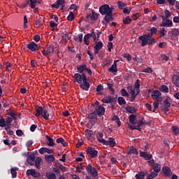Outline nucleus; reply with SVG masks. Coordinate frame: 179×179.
Instances as JSON below:
<instances>
[{
  "label": "nucleus",
  "instance_id": "1",
  "mask_svg": "<svg viewBox=\"0 0 179 179\" xmlns=\"http://www.w3.org/2000/svg\"><path fill=\"white\" fill-rule=\"evenodd\" d=\"M150 33L145 34L138 37V40L141 41V47H145V45H153L156 43V39L153 37L154 34L157 33V28L152 27L150 29H148Z\"/></svg>",
  "mask_w": 179,
  "mask_h": 179
},
{
  "label": "nucleus",
  "instance_id": "2",
  "mask_svg": "<svg viewBox=\"0 0 179 179\" xmlns=\"http://www.w3.org/2000/svg\"><path fill=\"white\" fill-rule=\"evenodd\" d=\"M36 117H40L41 115L44 120H50V113L47 110L45 106H36Z\"/></svg>",
  "mask_w": 179,
  "mask_h": 179
},
{
  "label": "nucleus",
  "instance_id": "3",
  "mask_svg": "<svg viewBox=\"0 0 179 179\" xmlns=\"http://www.w3.org/2000/svg\"><path fill=\"white\" fill-rule=\"evenodd\" d=\"M113 12V8H110L108 4H104L100 6L99 13L101 15H107Z\"/></svg>",
  "mask_w": 179,
  "mask_h": 179
},
{
  "label": "nucleus",
  "instance_id": "4",
  "mask_svg": "<svg viewBox=\"0 0 179 179\" xmlns=\"http://www.w3.org/2000/svg\"><path fill=\"white\" fill-rule=\"evenodd\" d=\"M86 171L88 174H90L92 177L96 178L99 176L96 168L92 167V165L88 164L86 167Z\"/></svg>",
  "mask_w": 179,
  "mask_h": 179
},
{
  "label": "nucleus",
  "instance_id": "5",
  "mask_svg": "<svg viewBox=\"0 0 179 179\" xmlns=\"http://www.w3.org/2000/svg\"><path fill=\"white\" fill-rule=\"evenodd\" d=\"M80 87L83 90H85V92L90 89V83L87 82V77L85 75H83V83L80 84Z\"/></svg>",
  "mask_w": 179,
  "mask_h": 179
},
{
  "label": "nucleus",
  "instance_id": "6",
  "mask_svg": "<svg viewBox=\"0 0 179 179\" xmlns=\"http://www.w3.org/2000/svg\"><path fill=\"white\" fill-rule=\"evenodd\" d=\"M151 97L153 99V100H156V101H163V98L162 97V92L157 90H155L152 92Z\"/></svg>",
  "mask_w": 179,
  "mask_h": 179
},
{
  "label": "nucleus",
  "instance_id": "7",
  "mask_svg": "<svg viewBox=\"0 0 179 179\" xmlns=\"http://www.w3.org/2000/svg\"><path fill=\"white\" fill-rule=\"evenodd\" d=\"M27 48H28V50L30 51H32V52H36V51L40 50V46H38L37 43H35L34 41H31V43L27 44Z\"/></svg>",
  "mask_w": 179,
  "mask_h": 179
},
{
  "label": "nucleus",
  "instance_id": "8",
  "mask_svg": "<svg viewBox=\"0 0 179 179\" xmlns=\"http://www.w3.org/2000/svg\"><path fill=\"white\" fill-rule=\"evenodd\" d=\"M86 152L87 154L89 155L90 157H92V159H96V157L98 156L97 153H99V152L96 150V148L93 147H88L86 150Z\"/></svg>",
  "mask_w": 179,
  "mask_h": 179
},
{
  "label": "nucleus",
  "instance_id": "9",
  "mask_svg": "<svg viewBox=\"0 0 179 179\" xmlns=\"http://www.w3.org/2000/svg\"><path fill=\"white\" fill-rule=\"evenodd\" d=\"M51 8H55V9H59L61 6L62 10L65 8V1L57 0L56 2L50 5Z\"/></svg>",
  "mask_w": 179,
  "mask_h": 179
},
{
  "label": "nucleus",
  "instance_id": "10",
  "mask_svg": "<svg viewBox=\"0 0 179 179\" xmlns=\"http://www.w3.org/2000/svg\"><path fill=\"white\" fill-rule=\"evenodd\" d=\"M102 103L106 104H113V103L117 101V97L111 96L110 95L105 96L104 99L101 100Z\"/></svg>",
  "mask_w": 179,
  "mask_h": 179
},
{
  "label": "nucleus",
  "instance_id": "11",
  "mask_svg": "<svg viewBox=\"0 0 179 179\" xmlns=\"http://www.w3.org/2000/svg\"><path fill=\"white\" fill-rule=\"evenodd\" d=\"M94 112L96 113L98 117H103L106 113V108L102 106H96Z\"/></svg>",
  "mask_w": 179,
  "mask_h": 179
},
{
  "label": "nucleus",
  "instance_id": "12",
  "mask_svg": "<svg viewBox=\"0 0 179 179\" xmlns=\"http://www.w3.org/2000/svg\"><path fill=\"white\" fill-rule=\"evenodd\" d=\"M43 55L47 57V55H52L54 54V45H49L47 50H42Z\"/></svg>",
  "mask_w": 179,
  "mask_h": 179
},
{
  "label": "nucleus",
  "instance_id": "13",
  "mask_svg": "<svg viewBox=\"0 0 179 179\" xmlns=\"http://www.w3.org/2000/svg\"><path fill=\"white\" fill-rule=\"evenodd\" d=\"M83 75L84 76H86L85 73L80 74V73H76L73 76V78L79 85L82 84V82H83Z\"/></svg>",
  "mask_w": 179,
  "mask_h": 179
},
{
  "label": "nucleus",
  "instance_id": "14",
  "mask_svg": "<svg viewBox=\"0 0 179 179\" xmlns=\"http://www.w3.org/2000/svg\"><path fill=\"white\" fill-rule=\"evenodd\" d=\"M36 161V156L34 154H30L27 158V162L29 166H34V162Z\"/></svg>",
  "mask_w": 179,
  "mask_h": 179
},
{
  "label": "nucleus",
  "instance_id": "15",
  "mask_svg": "<svg viewBox=\"0 0 179 179\" xmlns=\"http://www.w3.org/2000/svg\"><path fill=\"white\" fill-rule=\"evenodd\" d=\"M38 152L41 155H44V153H48V155H51L54 153V150L52 149H49L45 147H43L38 150Z\"/></svg>",
  "mask_w": 179,
  "mask_h": 179
},
{
  "label": "nucleus",
  "instance_id": "16",
  "mask_svg": "<svg viewBox=\"0 0 179 179\" xmlns=\"http://www.w3.org/2000/svg\"><path fill=\"white\" fill-rule=\"evenodd\" d=\"M85 136H87L88 141H90L91 142H93V136H94V134H93V131L90 129H85Z\"/></svg>",
  "mask_w": 179,
  "mask_h": 179
},
{
  "label": "nucleus",
  "instance_id": "17",
  "mask_svg": "<svg viewBox=\"0 0 179 179\" xmlns=\"http://www.w3.org/2000/svg\"><path fill=\"white\" fill-rule=\"evenodd\" d=\"M140 157H143L145 160H150L153 157V155L148 154L147 152L140 151Z\"/></svg>",
  "mask_w": 179,
  "mask_h": 179
},
{
  "label": "nucleus",
  "instance_id": "18",
  "mask_svg": "<svg viewBox=\"0 0 179 179\" xmlns=\"http://www.w3.org/2000/svg\"><path fill=\"white\" fill-rule=\"evenodd\" d=\"M44 22V19L43 17L38 15L36 17L35 20V25L36 27H40V26L43 25V22Z\"/></svg>",
  "mask_w": 179,
  "mask_h": 179
},
{
  "label": "nucleus",
  "instance_id": "19",
  "mask_svg": "<svg viewBox=\"0 0 179 179\" xmlns=\"http://www.w3.org/2000/svg\"><path fill=\"white\" fill-rule=\"evenodd\" d=\"M153 172L158 174L162 171V164L159 163H155L152 166Z\"/></svg>",
  "mask_w": 179,
  "mask_h": 179
},
{
  "label": "nucleus",
  "instance_id": "20",
  "mask_svg": "<svg viewBox=\"0 0 179 179\" xmlns=\"http://www.w3.org/2000/svg\"><path fill=\"white\" fill-rule=\"evenodd\" d=\"M117 62L118 60H115L113 64L108 69V72H111L112 73H115V72H118V69H117Z\"/></svg>",
  "mask_w": 179,
  "mask_h": 179
},
{
  "label": "nucleus",
  "instance_id": "21",
  "mask_svg": "<svg viewBox=\"0 0 179 179\" xmlns=\"http://www.w3.org/2000/svg\"><path fill=\"white\" fill-rule=\"evenodd\" d=\"M138 115L131 114L129 116V121L130 125H136V118H137Z\"/></svg>",
  "mask_w": 179,
  "mask_h": 179
},
{
  "label": "nucleus",
  "instance_id": "22",
  "mask_svg": "<svg viewBox=\"0 0 179 179\" xmlns=\"http://www.w3.org/2000/svg\"><path fill=\"white\" fill-rule=\"evenodd\" d=\"M103 145H106V146H110V148H114V146L117 145V143H115V141H114L113 137H110L108 141H106V143Z\"/></svg>",
  "mask_w": 179,
  "mask_h": 179
},
{
  "label": "nucleus",
  "instance_id": "23",
  "mask_svg": "<svg viewBox=\"0 0 179 179\" xmlns=\"http://www.w3.org/2000/svg\"><path fill=\"white\" fill-rule=\"evenodd\" d=\"M105 15H106L103 18V20H105L106 23H110V22H113V20H114V17H113V12Z\"/></svg>",
  "mask_w": 179,
  "mask_h": 179
},
{
  "label": "nucleus",
  "instance_id": "24",
  "mask_svg": "<svg viewBox=\"0 0 179 179\" xmlns=\"http://www.w3.org/2000/svg\"><path fill=\"white\" fill-rule=\"evenodd\" d=\"M161 27H171L173 26V21L167 19L160 24Z\"/></svg>",
  "mask_w": 179,
  "mask_h": 179
},
{
  "label": "nucleus",
  "instance_id": "25",
  "mask_svg": "<svg viewBox=\"0 0 179 179\" xmlns=\"http://www.w3.org/2000/svg\"><path fill=\"white\" fill-rule=\"evenodd\" d=\"M104 136V134L103 133H99L96 138L97 141L100 142V143H102V145L106 144L107 141H106L103 137Z\"/></svg>",
  "mask_w": 179,
  "mask_h": 179
},
{
  "label": "nucleus",
  "instance_id": "26",
  "mask_svg": "<svg viewBox=\"0 0 179 179\" xmlns=\"http://www.w3.org/2000/svg\"><path fill=\"white\" fill-rule=\"evenodd\" d=\"M127 155H136V156H138L139 152H138V149L135 148V147L130 146L129 150L127 152Z\"/></svg>",
  "mask_w": 179,
  "mask_h": 179
},
{
  "label": "nucleus",
  "instance_id": "27",
  "mask_svg": "<svg viewBox=\"0 0 179 179\" xmlns=\"http://www.w3.org/2000/svg\"><path fill=\"white\" fill-rule=\"evenodd\" d=\"M145 177H146V172L145 171H138L135 175V178L136 179H145Z\"/></svg>",
  "mask_w": 179,
  "mask_h": 179
},
{
  "label": "nucleus",
  "instance_id": "28",
  "mask_svg": "<svg viewBox=\"0 0 179 179\" xmlns=\"http://www.w3.org/2000/svg\"><path fill=\"white\" fill-rule=\"evenodd\" d=\"M87 66H86V64H83L81 65H78L77 66V71L78 72V73H85V71H86V68Z\"/></svg>",
  "mask_w": 179,
  "mask_h": 179
},
{
  "label": "nucleus",
  "instance_id": "29",
  "mask_svg": "<svg viewBox=\"0 0 179 179\" xmlns=\"http://www.w3.org/2000/svg\"><path fill=\"white\" fill-rule=\"evenodd\" d=\"M145 177L147 179H154L159 176L157 173H155L154 171L150 172V173H148V171L145 172Z\"/></svg>",
  "mask_w": 179,
  "mask_h": 179
},
{
  "label": "nucleus",
  "instance_id": "30",
  "mask_svg": "<svg viewBox=\"0 0 179 179\" xmlns=\"http://www.w3.org/2000/svg\"><path fill=\"white\" fill-rule=\"evenodd\" d=\"M125 110L127 113H129V114H134V113H136L138 111V108H136L134 106H127L125 108Z\"/></svg>",
  "mask_w": 179,
  "mask_h": 179
},
{
  "label": "nucleus",
  "instance_id": "31",
  "mask_svg": "<svg viewBox=\"0 0 179 179\" xmlns=\"http://www.w3.org/2000/svg\"><path fill=\"white\" fill-rule=\"evenodd\" d=\"M127 125H128L129 129H131L133 131L136 129L137 131H139V132H142V128H141V126H138V125L135 126V124L132 125L128 122H127Z\"/></svg>",
  "mask_w": 179,
  "mask_h": 179
},
{
  "label": "nucleus",
  "instance_id": "32",
  "mask_svg": "<svg viewBox=\"0 0 179 179\" xmlns=\"http://www.w3.org/2000/svg\"><path fill=\"white\" fill-rule=\"evenodd\" d=\"M45 159L48 163H51V162L55 161V157H54V155H45Z\"/></svg>",
  "mask_w": 179,
  "mask_h": 179
},
{
  "label": "nucleus",
  "instance_id": "33",
  "mask_svg": "<svg viewBox=\"0 0 179 179\" xmlns=\"http://www.w3.org/2000/svg\"><path fill=\"white\" fill-rule=\"evenodd\" d=\"M34 162L36 169H38V170H40V169H41L40 164H41V162H43V159H41V157H37Z\"/></svg>",
  "mask_w": 179,
  "mask_h": 179
},
{
  "label": "nucleus",
  "instance_id": "34",
  "mask_svg": "<svg viewBox=\"0 0 179 179\" xmlns=\"http://www.w3.org/2000/svg\"><path fill=\"white\" fill-rule=\"evenodd\" d=\"M172 82L175 86L177 87H179V76L178 75H174L172 77Z\"/></svg>",
  "mask_w": 179,
  "mask_h": 179
},
{
  "label": "nucleus",
  "instance_id": "35",
  "mask_svg": "<svg viewBox=\"0 0 179 179\" xmlns=\"http://www.w3.org/2000/svg\"><path fill=\"white\" fill-rule=\"evenodd\" d=\"M107 87L110 92H111L113 94H115V90H114V84L113 82H108L107 83Z\"/></svg>",
  "mask_w": 179,
  "mask_h": 179
},
{
  "label": "nucleus",
  "instance_id": "36",
  "mask_svg": "<svg viewBox=\"0 0 179 179\" xmlns=\"http://www.w3.org/2000/svg\"><path fill=\"white\" fill-rule=\"evenodd\" d=\"M45 138L48 141V143H47L48 146L53 147L55 145V143H54V140L52 139V138L50 137V136L48 135H46Z\"/></svg>",
  "mask_w": 179,
  "mask_h": 179
},
{
  "label": "nucleus",
  "instance_id": "37",
  "mask_svg": "<svg viewBox=\"0 0 179 179\" xmlns=\"http://www.w3.org/2000/svg\"><path fill=\"white\" fill-rule=\"evenodd\" d=\"M85 37H87V38H90L91 37H92L94 41H99V39H97V36H96V33H94V31H92L90 34H87L85 35Z\"/></svg>",
  "mask_w": 179,
  "mask_h": 179
},
{
  "label": "nucleus",
  "instance_id": "38",
  "mask_svg": "<svg viewBox=\"0 0 179 179\" xmlns=\"http://www.w3.org/2000/svg\"><path fill=\"white\" fill-rule=\"evenodd\" d=\"M162 171L166 177H170V173H171V169H170L169 166L164 167L162 169Z\"/></svg>",
  "mask_w": 179,
  "mask_h": 179
},
{
  "label": "nucleus",
  "instance_id": "39",
  "mask_svg": "<svg viewBox=\"0 0 179 179\" xmlns=\"http://www.w3.org/2000/svg\"><path fill=\"white\" fill-rule=\"evenodd\" d=\"M19 171V168L15 167V168H12L10 169V173L12 175V178H16V177H17V172Z\"/></svg>",
  "mask_w": 179,
  "mask_h": 179
},
{
  "label": "nucleus",
  "instance_id": "40",
  "mask_svg": "<svg viewBox=\"0 0 179 179\" xmlns=\"http://www.w3.org/2000/svg\"><path fill=\"white\" fill-rule=\"evenodd\" d=\"M117 103L120 106H125L127 104V101L122 96H119L117 98Z\"/></svg>",
  "mask_w": 179,
  "mask_h": 179
},
{
  "label": "nucleus",
  "instance_id": "41",
  "mask_svg": "<svg viewBox=\"0 0 179 179\" xmlns=\"http://www.w3.org/2000/svg\"><path fill=\"white\" fill-rule=\"evenodd\" d=\"M131 100L130 101H134L135 99L136 98V96H138V94H136V92H135V88L132 89L131 88Z\"/></svg>",
  "mask_w": 179,
  "mask_h": 179
},
{
  "label": "nucleus",
  "instance_id": "42",
  "mask_svg": "<svg viewBox=\"0 0 179 179\" xmlns=\"http://www.w3.org/2000/svg\"><path fill=\"white\" fill-rule=\"evenodd\" d=\"M97 115L96 112L94 110L92 113H90L87 118L88 120H97Z\"/></svg>",
  "mask_w": 179,
  "mask_h": 179
},
{
  "label": "nucleus",
  "instance_id": "43",
  "mask_svg": "<svg viewBox=\"0 0 179 179\" xmlns=\"http://www.w3.org/2000/svg\"><path fill=\"white\" fill-rule=\"evenodd\" d=\"M169 33H171L172 37H177V36H179V29L173 28Z\"/></svg>",
  "mask_w": 179,
  "mask_h": 179
},
{
  "label": "nucleus",
  "instance_id": "44",
  "mask_svg": "<svg viewBox=\"0 0 179 179\" xmlns=\"http://www.w3.org/2000/svg\"><path fill=\"white\" fill-rule=\"evenodd\" d=\"M45 176L47 179H57V176L54 173H47Z\"/></svg>",
  "mask_w": 179,
  "mask_h": 179
},
{
  "label": "nucleus",
  "instance_id": "45",
  "mask_svg": "<svg viewBox=\"0 0 179 179\" xmlns=\"http://www.w3.org/2000/svg\"><path fill=\"white\" fill-rule=\"evenodd\" d=\"M98 18H99V14L96 13V11H94V10H93L92 11L91 20H97Z\"/></svg>",
  "mask_w": 179,
  "mask_h": 179
},
{
  "label": "nucleus",
  "instance_id": "46",
  "mask_svg": "<svg viewBox=\"0 0 179 179\" xmlns=\"http://www.w3.org/2000/svg\"><path fill=\"white\" fill-rule=\"evenodd\" d=\"M120 93H121L122 97H129V94L128 93L127 90H125V88L122 89L120 90Z\"/></svg>",
  "mask_w": 179,
  "mask_h": 179
},
{
  "label": "nucleus",
  "instance_id": "47",
  "mask_svg": "<svg viewBox=\"0 0 179 179\" xmlns=\"http://www.w3.org/2000/svg\"><path fill=\"white\" fill-rule=\"evenodd\" d=\"M159 90L162 92H164V93H169V87L166 85H161L159 87Z\"/></svg>",
  "mask_w": 179,
  "mask_h": 179
},
{
  "label": "nucleus",
  "instance_id": "48",
  "mask_svg": "<svg viewBox=\"0 0 179 179\" xmlns=\"http://www.w3.org/2000/svg\"><path fill=\"white\" fill-rule=\"evenodd\" d=\"M94 48L96 50H101L103 48V42L99 41L98 43H96V45L94 46Z\"/></svg>",
  "mask_w": 179,
  "mask_h": 179
},
{
  "label": "nucleus",
  "instance_id": "49",
  "mask_svg": "<svg viewBox=\"0 0 179 179\" xmlns=\"http://www.w3.org/2000/svg\"><path fill=\"white\" fill-rule=\"evenodd\" d=\"M172 131L173 132L174 135H179V127L178 126H173L172 127Z\"/></svg>",
  "mask_w": 179,
  "mask_h": 179
},
{
  "label": "nucleus",
  "instance_id": "50",
  "mask_svg": "<svg viewBox=\"0 0 179 179\" xmlns=\"http://www.w3.org/2000/svg\"><path fill=\"white\" fill-rule=\"evenodd\" d=\"M67 20H70V21L75 20V14H73V12L71 11L69 13V15L67 17Z\"/></svg>",
  "mask_w": 179,
  "mask_h": 179
},
{
  "label": "nucleus",
  "instance_id": "51",
  "mask_svg": "<svg viewBox=\"0 0 179 179\" xmlns=\"http://www.w3.org/2000/svg\"><path fill=\"white\" fill-rule=\"evenodd\" d=\"M29 6L31 8V9H34L36 8V3H37V1L36 0H29Z\"/></svg>",
  "mask_w": 179,
  "mask_h": 179
},
{
  "label": "nucleus",
  "instance_id": "52",
  "mask_svg": "<svg viewBox=\"0 0 179 179\" xmlns=\"http://www.w3.org/2000/svg\"><path fill=\"white\" fill-rule=\"evenodd\" d=\"M122 22H123L124 24H129V23H131V17L129 16H127L123 19Z\"/></svg>",
  "mask_w": 179,
  "mask_h": 179
},
{
  "label": "nucleus",
  "instance_id": "53",
  "mask_svg": "<svg viewBox=\"0 0 179 179\" xmlns=\"http://www.w3.org/2000/svg\"><path fill=\"white\" fill-rule=\"evenodd\" d=\"M159 33L160 37H164V36H166V34H165V33H167V31L166 30L165 28H162V29L159 31Z\"/></svg>",
  "mask_w": 179,
  "mask_h": 179
},
{
  "label": "nucleus",
  "instance_id": "54",
  "mask_svg": "<svg viewBox=\"0 0 179 179\" xmlns=\"http://www.w3.org/2000/svg\"><path fill=\"white\" fill-rule=\"evenodd\" d=\"M117 6L120 9H124L125 6H127V3L122 2V1H117Z\"/></svg>",
  "mask_w": 179,
  "mask_h": 179
},
{
  "label": "nucleus",
  "instance_id": "55",
  "mask_svg": "<svg viewBox=\"0 0 179 179\" xmlns=\"http://www.w3.org/2000/svg\"><path fill=\"white\" fill-rule=\"evenodd\" d=\"M0 127L1 128H5V127H6V122L5 121V119H0Z\"/></svg>",
  "mask_w": 179,
  "mask_h": 179
},
{
  "label": "nucleus",
  "instance_id": "56",
  "mask_svg": "<svg viewBox=\"0 0 179 179\" xmlns=\"http://www.w3.org/2000/svg\"><path fill=\"white\" fill-rule=\"evenodd\" d=\"M36 173V169H28L27 171V176H34V174Z\"/></svg>",
  "mask_w": 179,
  "mask_h": 179
},
{
  "label": "nucleus",
  "instance_id": "57",
  "mask_svg": "<svg viewBox=\"0 0 179 179\" xmlns=\"http://www.w3.org/2000/svg\"><path fill=\"white\" fill-rule=\"evenodd\" d=\"M62 40H64L65 41L68 40H71V35L69 34H65L62 36Z\"/></svg>",
  "mask_w": 179,
  "mask_h": 179
},
{
  "label": "nucleus",
  "instance_id": "58",
  "mask_svg": "<svg viewBox=\"0 0 179 179\" xmlns=\"http://www.w3.org/2000/svg\"><path fill=\"white\" fill-rule=\"evenodd\" d=\"M104 89V87L103 86V85L100 84L96 87V92L97 93H99V94H101V93H100V92H101V90H103Z\"/></svg>",
  "mask_w": 179,
  "mask_h": 179
},
{
  "label": "nucleus",
  "instance_id": "59",
  "mask_svg": "<svg viewBox=\"0 0 179 179\" xmlns=\"http://www.w3.org/2000/svg\"><path fill=\"white\" fill-rule=\"evenodd\" d=\"M161 101H155L153 103V106H154V110H153V113H156V110H157V108H159V103H160Z\"/></svg>",
  "mask_w": 179,
  "mask_h": 179
},
{
  "label": "nucleus",
  "instance_id": "60",
  "mask_svg": "<svg viewBox=\"0 0 179 179\" xmlns=\"http://www.w3.org/2000/svg\"><path fill=\"white\" fill-rule=\"evenodd\" d=\"M141 80H137L136 82L134 84V90L136 89H140L141 87Z\"/></svg>",
  "mask_w": 179,
  "mask_h": 179
},
{
  "label": "nucleus",
  "instance_id": "61",
  "mask_svg": "<svg viewBox=\"0 0 179 179\" xmlns=\"http://www.w3.org/2000/svg\"><path fill=\"white\" fill-rule=\"evenodd\" d=\"M90 38L86 37V35H85L83 42L85 44V45H89V44H90Z\"/></svg>",
  "mask_w": 179,
  "mask_h": 179
},
{
  "label": "nucleus",
  "instance_id": "62",
  "mask_svg": "<svg viewBox=\"0 0 179 179\" xmlns=\"http://www.w3.org/2000/svg\"><path fill=\"white\" fill-rule=\"evenodd\" d=\"M164 104H165V106L166 107H171V103H170V99H166L164 101Z\"/></svg>",
  "mask_w": 179,
  "mask_h": 179
},
{
  "label": "nucleus",
  "instance_id": "63",
  "mask_svg": "<svg viewBox=\"0 0 179 179\" xmlns=\"http://www.w3.org/2000/svg\"><path fill=\"white\" fill-rule=\"evenodd\" d=\"M50 17L51 19H54V20H55V22H58L59 18H58V16H57V15L50 14Z\"/></svg>",
  "mask_w": 179,
  "mask_h": 179
},
{
  "label": "nucleus",
  "instance_id": "64",
  "mask_svg": "<svg viewBox=\"0 0 179 179\" xmlns=\"http://www.w3.org/2000/svg\"><path fill=\"white\" fill-rule=\"evenodd\" d=\"M78 8V7L76 6V4L73 3L70 6L69 9H71V10H77Z\"/></svg>",
  "mask_w": 179,
  "mask_h": 179
}]
</instances>
